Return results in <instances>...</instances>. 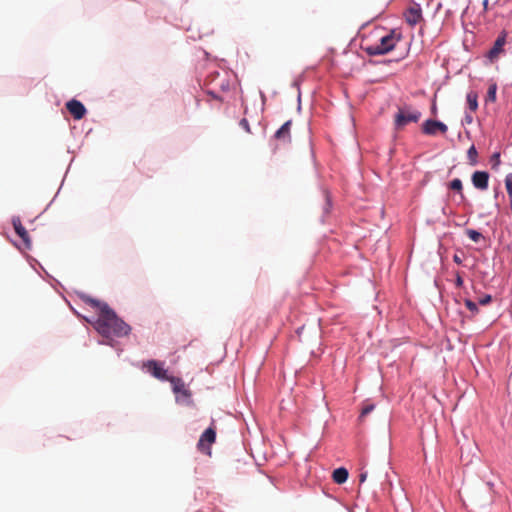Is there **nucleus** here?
Here are the masks:
<instances>
[{"label": "nucleus", "mask_w": 512, "mask_h": 512, "mask_svg": "<svg viewBox=\"0 0 512 512\" xmlns=\"http://www.w3.org/2000/svg\"><path fill=\"white\" fill-rule=\"evenodd\" d=\"M85 302L99 310L95 327L102 336L124 337L130 333L131 327L120 319L107 303L93 298H87Z\"/></svg>", "instance_id": "nucleus-1"}, {"label": "nucleus", "mask_w": 512, "mask_h": 512, "mask_svg": "<svg viewBox=\"0 0 512 512\" xmlns=\"http://www.w3.org/2000/svg\"><path fill=\"white\" fill-rule=\"evenodd\" d=\"M400 40V34L391 31L383 36L379 43L367 47L366 51L369 55H383L394 49L396 43Z\"/></svg>", "instance_id": "nucleus-2"}, {"label": "nucleus", "mask_w": 512, "mask_h": 512, "mask_svg": "<svg viewBox=\"0 0 512 512\" xmlns=\"http://www.w3.org/2000/svg\"><path fill=\"white\" fill-rule=\"evenodd\" d=\"M420 118L421 112L416 109H412L410 107L399 108L395 115V128L397 130H401L409 123L418 122Z\"/></svg>", "instance_id": "nucleus-3"}, {"label": "nucleus", "mask_w": 512, "mask_h": 512, "mask_svg": "<svg viewBox=\"0 0 512 512\" xmlns=\"http://www.w3.org/2000/svg\"><path fill=\"white\" fill-rule=\"evenodd\" d=\"M216 440V431L214 427L207 428L199 438L197 448L200 452L211 455V445Z\"/></svg>", "instance_id": "nucleus-4"}, {"label": "nucleus", "mask_w": 512, "mask_h": 512, "mask_svg": "<svg viewBox=\"0 0 512 512\" xmlns=\"http://www.w3.org/2000/svg\"><path fill=\"white\" fill-rule=\"evenodd\" d=\"M143 367L155 378L162 381H169L171 376H168L167 370L164 369L163 363L156 360H148L143 363Z\"/></svg>", "instance_id": "nucleus-5"}, {"label": "nucleus", "mask_w": 512, "mask_h": 512, "mask_svg": "<svg viewBox=\"0 0 512 512\" xmlns=\"http://www.w3.org/2000/svg\"><path fill=\"white\" fill-rule=\"evenodd\" d=\"M506 38H507V32L506 31H502L498 37L496 38L494 44H493V47L489 50L488 54H487V57L491 60V61H494L496 60L499 55L501 53H503L504 49V45L506 43Z\"/></svg>", "instance_id": "nucleus-6"}, {"label": "nucleus", "mask_w": 512, "mask_h": 512, "mask_svg": "<svg viewBox=\"0 0 512 512\" xmlns=\"http://www.w3.org/2000/svg\"><path fill=\"white\" fill-rule=\"evenodd\" d=\"M406 22L415 26L422 20V9L419 4L413 3L405 12Z\"/></svg>", "instance_id": "nucleus-7"}, {"label": "nucleus", "mask_w": 512, "mask_h": 512, "mask_svg": "<svg viewBox=\"0 0 512 512\" xmlns=\"http://www.w3.org/2000/svg\"><path fill=\"white\" fill-rule=\"evenodd\" d=\"M422 130L427 135H435L437 131L444 134L447 132L448 127L443 122L429 119L423 123Z\"/></svg>", "instance_id": "nucleus-8"}, {"label": "nucleus", "mask_w": 512, "mask_h": 512, "mask_svg": "<svg viewBox=\"0 0 512 512\" xmlns=\"http://www.w3.org/2000/svg\"><path fill=\"white\" fill-rule=\"evenodd\" d=\"M169 382L171 383L172 390L177 397L181 396L184 398H190L191 392L186 388V385L181 378L171 376Z\"/></svg>", "instance_id": "nucleus-9"}, {"label": "nucleus", "mask_w": 512, "mask_h": 512, "mask_svg": "<svg viewBox=\"0 0 512 512\" xmlns=\"http://www.w3.org/2000/svg\"><path fill=\"white\" fill-rule=\"evenodd\" d=\"M66 108L76 120L82 119L86 114L85 106L80 101L75 99L68 101L66 103Z\"/></svg>", "instance_id": "nucleus-10"}, {"label": "nucleus", "mask_w": 512, "mask_h": 512, "mask_svg": "<svg viewBox=\"0 0 512 512\" xmlns=\"http://www.w3.org/2000/svg\"><path fill=\"white\" fill-rule=\"evenodd\" d=\"M489 174L485 171H475L472 174V183L475 188L486 190L488 188Z\"/></svg>", "instance_id": "nucleus-11"}, {"label": "nucleus", "mask_w": 512, "mask_h": 512, "mask_svg": "<svg viewBox=\"0 0 512 512\" xmlns=\"http://www.w3.org/2000/svg\"><path fill=\"white\" fill-rule=\"evenodd\" d=\"M292 121L288 120L286 121L274 134V138L278 141L283 142L284 144L290 143L291 136H290V128H291Z\"/></svg>", "instance_id": "nucleus-12"}, {"label": "nucleus", "mask_w": 512, "mask_h": 512, "mask_svg": "<svg viewBox=\"0 0 512 512\" xmlns=\"http://www.w3.org/2000/svg\"><path fill=\"white\" fill-rule=\"evenodd\" d=\"M12 224H13L16 234L23 240L25 245L27 247H29L30 246L29 234H28L27 230L25 229V227L22 225L20 218L13 217Z\"/></svg>", "instance_id": "nucleus-13"}, {"label": "nucleus", "mask_w": 512, "mask_h": 512, "mask_svg": "<svg viewBox=\"0 0 512 512\" xmlns=\"http://www.w3.org/2000/svg\"><path fill=\"white\" fill-rule=\"evenodd\" d=\"M348 476V470L344 467H340L333 471L332 479L337 484H343L347 481Z\"/></svg>", "instance_id": "nucleus-14"}, {"label": "nucleus", "mask_w": 512, "mask_h": 512, "mask_svg": "<svg viewBox=\"0 0 512 512\" xmlns=\"http://www.w3.org/2000/svg\"><path fill=\"white\" fill-rule=\"evenodd\" d=\"M467 104L472 112H475L478 108V95L474 91H470L466 96Z\"/></svg>", "instance_id": "nucleus-15"}, {"label": "nucleus", "mask_w": 512, "mask_h": 512, "mask_svg": "<svg viewBox=\"0 0 512 512\" xmlns=\"http://www.w3.org/2000/svg\"><path fill=\"white\" fill-rule=\"evenodd\" d=\"M449 188L458 192L460 194V197H461V200L464 201L465 200V196L463 194V185H462V181L459 179V178H455L453 179L450 183H449Z\"/></svg>", "instance_id": "nucleus-16"}, {"label": "nucleus", "mask_w": 512, "mask_h": 512, "mask_svg": "<svg viewBox=\"0 0 512 512\" xmlns=\"http://www.w3.org/2000/svg\"><path fill=\"white\" fill-rule=\"evenodd\" d=\"M467 156H468V159H469L471 165H476L477 164L478 153H477V150H476L474 145H472L468 149Z\"/></svg>", "instance_id": "nucleus-17"}, {"label": "nucleus", "mask_w": 512, "mask_h": 512, "mask_svg": "<svg viewBox=\"0 0 512 512\" xmlns=\"http://www.w3.org/2000/svg\"><path fill=\"white\" fill-rule=\"evenodd\" d=\"M374 408V404L366 403L361 410L359 419L363 420L369 413H371L374 410Z\"/></svg>", "instance_id": "nucleus-18"}, {"label": "nucleus", "mask_w": 512, "mask_h": 512, "mask_svg": "<svg viewBox=\"0 0 512 512\" xmlns=\"http://www.w3.org/2000/svg\"><path fill=\"white\" fill-rule=\"evenodd\" d=\"M466 234L474 242H478L482 238V234L473 229H468Z\"/></svg>", "instance_id": "nucleus-19"}, {"label": "nucleus", "mask_w": 512, "mask_h": 512, "mask_svg": "<svg viewBox=\"0 0 512 512\" xmlns=\"http://www.w3.org/2000/svg\"><path fill=\"white\" fill-rule=\"evenodd\" d=\"M496 90L497 86L496 84H492L489 86L487 91V99L494 102L496 100Z\"/></svg>", "instance_id": "nucleus-20"}, {"label": "nucleus", "mask_w": 512, "mask_h": 512, "mask_svg": "<svg viewBox=\"0 0 512 512\" xmlns=\"http://www.w3.org/2000/svg\"><path fill=\"white\" fill-rule=\"evenodd\" d=\"M505 187L507 194L512 196V173L508 174L505 178Z\"/></svg>", "instance_id": "nucleus-21"}, {"label": "nucleus", "mask_w": 512, "mask_h": 512, "mask_svg": "<svg viewBox=\"0 0 512 512\" xmlns=\"http://www.w3.org/2000/svg\"><path fill=\"white\" fill-rule=\"evenodd\" d=\"M465 306L472 312V313H477L478 312V307H477V304L475 302H473L472 300H469V299H466L465 300Z\"/></svg>", "instance_id": "nucleus-22"}, {"label": "nucleus", "mask_w": 512, "mask_h": 512, "mask_svg": "<svg viewBox=\"0 0 512 512\" xmlns=\"http://www.w3.org/2000/svg\"><path fill=\"white\" fill-rule=\"evenodd\" d=\"M239 124L247 133H250V125L246 118L241 119Z\"/></svg>", "instance_id": "nucleus-23"}, {"label": "nucleus", "mask_w": 512, "mask_h": 512, "mask_svg": "<svg viewBox=\"0 0 512 512\" xmlns=\"http://www.w3.org/2000/svg\"><path fill=\"white\" fill-rule=\"evenodd\" d=\"M491 300H492L491 295H485L484 297L479 299V304L487 305L491 302Z\"/></svg>", "instance_id": "nucleus-24"}, {"label": "nucleus", "mask_w": 512, "mask_h": 512, "mask_svg": "<svg viewBox=\"0 0 512 512\" xmlns=\"http://www.w3.org/2000/svg\"><path fill=\"white\" fill-rule=\"evenodd\" d=\"M456 287L461 288L463 286V278L460 275V273L456 274V280H455Z\"/></svg>", "instance_id": "nucleus-25"}, {"label": "nucleus", "mask_w": 512, "mask_h": 512, "mask_svg": "<svg viewBox=\"0 0 512 512\" xmlns=\"http://www.w3.org/2000/svg\"><path fill=\"white\" fill-rule=\"evenodd\" d=\"M367 479V472L364 471V472H361L360 475H359V481L360 483H364Z\"/></svg>", "instance_id": "nucleus-26"}, {"label": "nucleus", "mask_w": 512, "mask_h": 512, "mask_svg": "<svg viewBox=\"0 0 512 512\" xmlns=\"http://www.w3.org/2000/svg\"><path fill=\"white\" fill-rule=\"evenodd\" d=\"M453 260H454V262H455V263H457V264H461V263H462V259H461V257H460L459 255H457V254H455V255L453 256Z\"/></svg>", "instance_id": "nucleus-27"}, {"label": "nucleus", "mask_w": 512, "mask_h": 512, "mask_svg": "<svg viewBox=\"0 0 512 512\" xmlns=\"http://www.w3.org/2000/svg\"><path fill=\"white\" fill-rule=\"evenodd\" d=\"M499 157H500V154L499 153H495V154H493L492 159H494V161H496V163L498 164L499 163Z\"/></svg>", "instance_id": "nucleus-28"}, {"label": "nucleus", "mask_w": 512, "mask_h": 512, "mask_svg": "<svg viewBox=\"0 0 512 512\" xmlns=\"http://www.w3.org/2000/svg\"><path fill=\"white\" fill-rule=\"evenodd\" d=\"M488 3H489V0H483V7H484V9L488 8Z\"/></svg>", "instance_id": "nucleus-29"}, {"label": "nucleus", "mask_w": 512, "mask_h": 512, "mask_svg": "<svg viewBox=\"0 0 512 512\" xmlns=\"http://www.w3.org/2000/svg\"><path fill=\"white\" fill-rule=\"evenodd\" d=\"M466 120L468 123H471L472 122V117L469 116V115H466Z\"/></svg>", "instance_id": "nucleus-30"}]
</instances>
